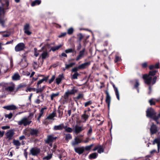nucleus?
<instances>
[{"instance_id": "09e8293b", "label": "nucleus", "mask_w": 160, "mask_h": 160, "mask_svg": "<svg viewBox=\"0 0 160 160\" xmlns=\"http://www.w3.org/2000/svg\"><path fill=\"white\" fill-rule=\"evenodd\" d=\"M78 70H80V68H78V67H75L73 68L72 70V72H74V73L78 72L77 71Z\"/></svg>"}, {"instance_id": "393cba45", "label": "nucleus", "mask_w": 160, "mask_h": 160, "mask_svg": "<svg viewBox=\"0 0 160 160\" xmlns=\"http://www.w3.org/2000/svg\"><path fill=\"white\" fill-rule=\"evenodd\" d=\"M63 78L64 76L62 74L59 75L58 77L56 79V83L58 85H59L61 82L62 78Z\"/></svg>"}, {"instance_id": "c756f323", "label": "nucleus", "mask_w": 160, "mask_h": 160, "mask_svg": "<svg viewBox=\"0 0 160 160\" xmlns=\"http://www.w3.org/2000/svg\"><path fill=\"white\" fill-rule=\"evenodd\" d=\"M62 45L60 44L59 45L54 46L52 47L51 48V50H52L53 52H54L57 50H58L60 48L62 47Z\"/></svg>"}, {"instance_id": "b1692460", "label": "nucleus", "mask_w": 160, "mask_h": 160, "mask_svg": "<svg viewBox=\"0 0 160 160\" xmlns=\"http://www.w3.org/2000/svg\"><path fill=\"white\" fill-rule=\"evenodd\" d=\"M49 76L43 78L42 79L39 80L37 83V88H39V85L42 83L43 81H45L46 82L47 81L48 79Z\"/></svg>"}, {"instance_id": "c85d7f7f", "label": "nucleus", "mask_w": 160, "mask_h": 160, "mask_svg": "<svg viewBox=\"0 0 160 160\" xmlns=\"http://www.w3.org/2000/svg\"><path fill=\"white\" fill-rule=\"evenodd\" d=\"M13 144L17 146V149H18L19 148L18 147L20 146L21 143L18 140H16L15 139L13 140Z\"/></svg>"}, {"instance_id": "49530a36", "label": "nucleus", "mask_w": 160, "mask_h": 160, "mask_svg": "<svg viewBox=\"0 0 160 160\" xmlns=\"http://www.w3.org/2000/svg\"><path fill=\"white\" fill-rule=\"evenodd\" d=\"M73 29L72 28H68L67 30V33L69 35H71L73 32Z\"/></svg>"}, {"instance_id": "6e6552de", "label": "nucleus", "mask_w": 160, "mask_h": 160, "mask_svg": "<svg viewBox=\"0 0 160 160\" xmlns=\"http://www.w3.org/2000/svg\"><path fill=\"white\" fill-rule=\"evenodd\" d=\"M85 129V128L82 126H79L76 125L75 126L73 132L76 135H77L84 130Z\"/></svg>"}, {"instance_id": "a211bd4d", "label": "nucleus", "mask_w": 160, "mask_h": 160, "mask_svg": "<svg viewBox=\"0 0 160 160\" xmlns=\"http://www.w3.org/2000/svg\"><path fill=\"white\" fill-rule=\"evenodd\" d=\"M64 125L63 123H62L58 125H55L53 127L54 130H61L64 129Z\"/></svg>"}, {"instance_id": "39448f33", "label": "nucleus", "mask_w": 160, "mask_h": 160, "mask_svg": "<svg viewBox=\"0 0 160 160\" xmlns=\"http://www.w3.org/2000/svg\"><path fill=\"white\" fill-rule=\"evenodd\" d=\"M150 133L151 136L156 134L158 131V127L155 124L152 123L150 129Z\"/></svg>"}, {"instance_id": "ea45409f", "label": "nucleus", "mask_w": 160, "mask_h": 160, "mask_svg": "<svg viewBox=\"0 0 160 160\" xmlns=\"http://www.w3.org/2000/svg\"><path fill=\"white\" fill-rule=\"evenodd\" d=\"M89 129L88 131L87 134L88 136H90L92 133V127L91 126H89Z\"/></svg>"}, {"instance_id": "ddd939ff", "label": "nucleus", "mask_w": 160, "mask_h": 160, "mask_svg": "<svg viewBox=\"0 0 160 160\" xmlns=\"http://www.w3.org/2000/svg\"><path fill=\"white\" fill-rule=\"evenodd\" d=\"M57 138V137H54L52 135H49L48 136L47 140L45 141L46 143L49 144L50 142H52L55 140Z\"/></svg>"}, {"instance_id": "864d4df0", "label": "nucleus", "mask_w": 160, "mask_h": 160, "mask_svg": "<svg viewBox=\"0 0 160 160\" xmlns=\"http://www.w3.org/2000/svg\"><path fill=\"white\" fill-rule=\"evenodd\" d=\"M142 68L145 69L148 67V63L146 62L142 63L141 64Z\"/></svg>"}, {"instance_id": "9b49d317", "label": "nucleus", "mask_w": 160, "mask_h": 160, "mask_svg": "<svg viewBox=\"0 0 160 160\" xmlns=\"http://www.w3.org/2000/svg\"><path fill=\"white\" fill-rule=\"evenodd\" d=\"M82 142V140L80 139L78 137H76L74 138V140L72 142V146H75L76 145L81 143Z\"/></svg>"}, {"instance_id": "f03ea898", "label": "nucleus", "mask_w": 160, "mask_h": 160, "mask_svg": "<svg viewBox=\"0 0 160 160\" xmlns=\"http://www.w3.org/2000/svg\"><path fill=\"white\" fill-rule=\"evenodd\" d=\"M31 122V121H29L28 118L24 117L22 118L20 121L18 122V125L21 126H26L29 125Z\"/></svg>"}, {"instance_id": "7c9ffc66", "label": "nucleus", "mask_w": 160, "mask_h": 160, "mask_svg": "<svg viewBox=\"0 0 160 160\" xmlns=\"http://www.w3.org/2000/svg\"><path fill=\"white\" fill-rule=\"evenodd\" d=\"M98 154L97 153L94 152L90 154L89 156V158L90 159H94L97 158Z\"/></svg>"}, {"instance_id": "338daca9", "label": "nucleus", "mask_w": 160, "mask_h": 160, "mask_svg": "<svg viewBox=\"0 0 160 160\" xmlns=\"http://www.w3.org/2000/svg\"><path fill=\"white\" fill-rule=\"evenodd\" d=\"M67 34V33L66 32L61 33L60 35L58 36L59 38H62V37L65 36Z\"/></svg>"}, {"instance_id": "a19ab883", "label": "nucleus", "mask_w": 160, "mask_h": 160, "mask_svg": "<svg viewBox=\"0 0 160 160\" xmlns=\"http://www.w3.org/2000/svg\"><path fill=\"white\" fill-rule=\"evenodd\" d=\"M158 71L156 70L152 71H150L149 72L148 74V75L149 76H154L156 75V73Z\"/></svg>"}, {"instance_id": "774afa93", "label": "nucleus", "mask_w": 160, "mask_h": 160, "mask_svg": "<svg viewBox=\"0 0 160 160\" xmlns=\"http://www.w3.org/2000/svg\"><path fill=\"white\" fill-rule=\"evenodd\" d=\"M32 91V88H30L29 87H27V89L25 90L26 92H31Z\"/></svg>"}, {"instance_id": "c9c22d12", "label": "nucleus", "mask_w": 160, "mask_h": 160, "mask_svg": "<svg viewBox=\"0 0 160 160\" xmlns=\"http://www.w3.org/2000/svg\"><path fill=\"white\" fill-rule=\"evenodd\" d=\"M56 114L55 111H54L52 113L49 114L47 117V118L49 119H52L54 117Z\"/></svg>"}, {"instance_id": "0e129e2a", "label": "nucleus", "mask_w": 160, "mask_h": 160, "mask_svg": "<svg viewBox=\"0 0 160 160\" xmlns=\"http://www.w3.org/2000/svg\"><path fill=\"white\" fill-rule=\"evenodd\" d=\"M136 82L134 85V87L135 88H137L138 87V86H139V84L138 82V80H136Z\"/></svg>"}, {"instance_id": "5701e85b", "label": "nucleus", "mask_w": 160, "mask_h": 160, "mask_svg": "<svg viewBox=\"0 0 160 160\" xmlns=\"http://www.w3.org/2000/svg\"><path fill=\"white\" fill-rule=\"evenodd\" d=\"M113 87L114 89V90L115 92V94L116 95L117 98L118 100H120V97H119V92L118 90V88L115 87V85L113 84H112Z\"/></svg>"}, {"instance_id": "e2e57ef3", "label": "nucleus", "mask_w": 160, "mask_h": 160, "mask_svg": "<svg viewBox=\"0 0 160 160\" xmlns=\"http://www.w3.org/2000/svg\"><path fill=\"white\" fill-rule=\"evenodd\" d=\"M34 56L36 57H38L39 54V53L37 52V49L36 48H34Z\"/></svg>"}, {"instance_id": "7ed1b4c3", "label": "nucleus", "mask_w": 160, "mask_h": 160, "mask_svg": "<svg viewBox=\"0 0 160 160\" xmlns=\"http://www.w3.org/2000/svg\"><path fill=\"white\" fill-rule=\"evenodd\" d=\"M26 48V46L23 42H20L15 47V50L16 52L22 51Z\"/></svg>"}, {"instance_id": "72a5a7b5", "label": "nucleus", "mask_w": 160, "mask_h": 160, "mask_svg": "<svg viewBox=\"0 0 160 160\" xmlns=\"http://www.w3.org/2000/svg\"><path fill=\"white\" fill-rule=\"evenodd\" d=\"M41 1L40 0H35L31 3L32 6H34L36 5H39L41 3Z\"/></svg>"}, {"instance_id": "58836bf2", "label": "nucleus", "mask_w": 160, "mask_h": 160, "mask_svg": "<svg viewBox=\"0 0 160 160\" xmlns=\"http://www.w3.org/2000/svg\"><path fill=\"white\" fill-rule=\"evenodd\" d=\"M80 75V74L78 72L74 73L71 76V79L72 80L77 79L78 76H79Z\"/></svg>"}, {"instance_id": "4d7b16f0", "label": "nucleus", "mask_w": 160, "mask_h": 160, "mask_svg": "<svg viewBox=\"0 0 160 160\" xmlns=\"http://www.w3.org/2000/svg\"><path fill=\"white\" fill-rule=\"evenodd\" d=\"M52 158V155L50 154L47 155V156L44 157V159L48 160Z\"/></svg>"}, {"instance_id": "bf43d9fd", "label": "nucleus", "mask_w": 160, "mask_h": 160, "mask_svg": "<svg viewBox=\"0 0 160 160\" xmlns=\"http://www.w3.org/2000/svg\"><path fill=\"white\" fill-rule=\"evenodd\" d=\"M149 103L150 105H155L156 104V102H155L153 101L152 99H151L149 101Z\"/></svg>"}, {"instance_id": "4be33fe9", "label": "nucleus", "mask_w": 160, "mask_h": 160, "mask_svg": "<svg viewBox=\"0 0 160 160\" xmlns=\"http://www.w3.org/2000/svg\"><path fill=\"white\" fill-rule=\"evenodd\" d=\"M15 87V84L12 83L11 86L5 88V90L9 91L10 92H12L14 91Z\"/></svg>"}, {"instance_id": "e433bc0d", "label": "nucleus", "mask_w": 160, "mask_h": 160, "mask_svg": "<svg viewBox=\"0 0 160 160\" xmlns=\"http://www.w3.org/2000/svg\"><path fill=\"white\" fill-rule=\"evenodd\" d=\"M72 135L70 133H68L66 135L65 140L67 142H68L70 140L72 139Z\"/></svg>"}, {"instance_id": "20e7f679", "label": "nucleus", "mask_w": 160, "mask_h": 160, "mask_svg": "<svg viewBox=\"0 0 160 160\" xmlns=\"http://www.w3.org/2000/svg\"><path fill=\"white\" fill-rule=\"evenodd\" d=\"M14 134V131L13 130H9L6 133V137L5 138L6 139H8V141H10L13 138Z\"/></svg>"}, {"instance_id": "3c124183", "label": "nucleus", "mask_w": 160, "mask_h": 160, "mask_svg": "<svg viewBox=\"0 0 160 160\" xmlns=\"http://www.w3.org/2000/svg\"><path fill=\"white\" fill-rule=\"evenodd\" d=\"M13 116L12 113L11 112L9 114H6L5 115V117L6 118H8L9 119H11Z\"/></svg>"}, {"instance_id": "5fc2aeb1", "label": "nucleus", "mask_w": 160, "mask_h": 160, "mask_svg": "<svg viewBox=\"0 0 160 160\" xmlns=\"http://www.w3.org/2000/svg\"><path fill=\"white\" fill-rule=\"evenodd\" d=\"M3 5L4 7V8L6 9H8V7L9 6V2L8 1L6 2Z\"/></svg>"}, {"instance_id": "4c0bfd02", "label": "nucleus", "mask_w": 160, "mask_h": 160, "mask_svg": "<svg viewBox=\"0 0 160 160\" xmlns=\"http://www.w3.org/2000/svg\"><path fill=\"white\" fill-rule=\"evenodd\" d=\"M64 129H65V132L71 133L72 132V129L70 127H68L67 126H64Z\"/></svg>"}, {"instance_id": "a18cd8bd", "label": "nucleus", "mask_w": 160, "mask_h": 160, "mask_svg": "<svg viewBox=\"0 0 160 160\" xmlns=\"http://www.w3.org/2000/svg\"><path fill=\"white\" fill-rule=\"evenodd\" d=\"M59 95V92H57L56 93H52L51 95V99L52 100H53V98L57 96H58Z\"/></svg>"}, {"instance_id": "0eeeda50", "label": "nucleus", "mask_w": 160, "mask_h": 160, "mask_svg": "<svg viewBox=\"0 0 160 160\" xmlns=\"http://www.w3.org/2000/svg\"><path fill=\"white\" fill-rule=\"evenodd\" d=\"M40 149L34 147L32 148L30 150V153L33 156H37L40 153Z\"/></svg>"}, {"instance_id": "c03bdc74", "label": "nucleus", "mask_w": 160, "mask_h": 160, "mask_svg": "<svg viewBox=\"0 0 160 160\" xmlns=\"http://www.w3.org/2000/svg\"><path fill=\"white\" fill-rule=\"evenodd\" d=\"M59 107H60V106ZM59 108L58 110V113L59 114L58 117L59 118H62L63 114V112L60 109H59Z\"/></svg>"}, {"instance_id": "412c9836", "label": "nucleus", "mask_w": 160, "mask_h": 160, "mask_svg": "<svg viewBox=\"0 0 160 160\" xmlns=\"http://www.w3.org/2000/svg\"><path fill=\"white\" fill-rule=\"evenodd\" d=\"M12 79L14 81H18L20 80L21 77L18 73H15L12 76Z\"/></svg>"}, {"instance_id": "de8ad7c7", "label": "nucleus", "mask_w": 160, "mask_h": 160, "mask_svg": "<svg viewBox=\"0 0 160 160\" xmlns=\"http://www.w3.org/2000/svg\"><path fill=\"white\" fill-rule=\"evenodd\" d=\"M121 59L120 57L117 55H115V59L114 61L115 63L120 61Z\"/></svg>"}, {"instance_id": "37998d69", "label": "nucleus", "mask_w": 160, "mask_h": 160, "mask_svg": "<svg viewBox=\"0 0 160 160\" xmlns=\"http://www.w3.org/2000/svg\"><path fill=\"white\" fill-rule=\"evenodd\" d=\"M2 14V12L1 11V7H0V23L2 24V26H3L4 23V21L1 18V16Z\"/></svg>"}, {"instance_id": "f704fd0d", "label": "nucleus", "mask_w": 160, "mask_h": 160, "mask_svg": "<svg viewBox=\"0 0 160 160\" xmlns=\"http://www.w3.org/2000/svg\"><path fill=\"white\" fill-rule=\"evenodd\" d=\"M23 133L28 137L30 136L31 135L30 134V129H26L23 132Z\"/></svg>"}, {"instance_id": "680f3d73", "label": "nucleus", "mask_w": 160, "mask_h": 160, "mask_svg": "<svg viewBox=\"0 0 160 160\" xmlns=\"http://www.w3.org/2000/svg\"><path fill=\"white\" fill-rule=\"evenodd\" d=\"M55 78V75H53L51 78L49 80V83L50 84L53 82Z\"/></svg>"}, {"instance_id": "aec40b11", "label": "nucleus", "mask_w": 160, "mask_h": 160, "mask_svg": "<svg viewBox=\"0 0 160 160\" xmlns=\"http://www.w3.org/2000/svg\"><path fill=\"white\" fill-rule=\"evenodd\" d=\"M3 108L7 110H15L17 109L16 106L13 105L5 106Z\"/></svg>"}, {"instance_id": "f257e3e1", "label": "nucleus", "mask_w": 160, "mask_h": 160, "mask_svg": "<svg viewBox=\"0 0 160 160\" xmlns=\"http://www.w3.org/2000/svg\"><path fill=\"white\" fill-rule=\"evenodd\" d=\"M146 116L147 117L153 119L155 121L157 124H159L158 119H160V112L156 115V112L152 108H148L146 111Z\"/></svg>"}, {"instance_id": "2eb2a0df", "label": "nucleus", "mask_w": 160, "mask_h": 160, "mask_svg": "<svg viewBox=\"0 0 160 160\" xmlns=\"http://www.w3.org/2000/svg\"><path fill=\"white\" fill-rule=\"evenodd\" d=\"M156 143L157 144L158 147V153H159V152L160 149V138H155L153 141L152 144L154 145Z\"/></svg>"}, {"instance_id": "dca6fc26", "label": "nucleus", "mask_w": 160, "mask_h": 160, "mask_svg": "<svg viewBox=\"0 0 160 160\" xmlns=\"http://www.w3.org/2000/svg\"><path fill=\"white\" fill-rule=\"evenodd\" d=\"M30 134L32 136H34L37 137L38 136V130L36 129L33 128H30Z\"/></svg>"}, {"instance_id": "bb28decb", "label": "nucleus", "mask_w": 160, "mask_h": 160, "mask_svg": "<svg viewBox=\"0 0 160 160\" xmlns=\"http://www.w3.org/2000/svg\"><path fill=\"white\" fill-rule=\"evenodd\" d=\"M71 94H70L69 91L66 92L63 96L64 101L66 102H68V100L69 96Z\"/></svg>"}, {"instance_id": "79ce46f5", "label": "nucleus", "mask_w": 160, "mask_h": 160, "mask_svg": "<svg viewBox=\"0 0 160 160\" xmlns=\"http://www.w3.org/2000/svg\"><path fill=\"white\" fill-rule=\"evenodd\" d=\"M74 50H75L74 49L70 48L65 50V52L66 53H68L73 52L74 51Z\"/></svg>"}, {"instance_id": "4468645a", "label": "nucleus", "mask_w": 160, "mask_h": 160, "mask_svg": "<svg viewBox=\"0 0 160 160\" xmlns=\"http://www.w3.org/2000/svg\"><path fill=\"white\" fill-rule=\"evenodd\" d=\"M91 64L90 62H88L82 63L78 65V68L81 69H84L89 66Z\"/></svg>"}, {"instance_id": "69168bd1", "label": "nucleus", "mask_w": 160, "mask_h": 160, "mask_svg": "<svg viewBox=\"0 0 160 160\" xmlns=\"http://www.w3.org/2000/svg\"><path fill=\"white\" fill-rule=\"evenodd\" d=\"M27 85L26 84L23 83L20 84L18 85V86L20 88L25 87H27Z\"/></svg>"}, {"instance_id": "1a4fd4ad", "label": "nucleus", "mask_w": 160, "mask_h": 160, "mask_svg": "<svg viewBox=\"0 0 160 160\" xmlns=\"http://www.w3.org/2000/svg\"><path fill=\"white\" fill-rule=\"evenodd\" d=\"M105 93L106 94L105 102L108 105V109L109 110L111 100V98L109 95L108 91L107 90H106L105 91Z\"/></svg>"}, {"instance_id": "cd10ccee", "label": "nucleus", "mask_w": 160, "mask_h": 160, "mask_svg": "<svg viewBox=\"0 0 160 160\" xmlns=\"http://www.w3.org/2000/svg\"><path fill=\"white\" fill-rule=\"evenodd\" d=\"M78 91V89L77 88L74 86L73 87L72 89L70 91H69V92L71 95H73L77 93Z\"/></svg>"}, {"instance_id": "052dcab7", "label": "nucleus", "mask_w": 160, "mask_h": 160, "mask_svg": "<svg viewBox=\"0 0 160 160\" xmlns=\"http://www.w3.org/2000/svg\"><path fill=\"white\" fill-rule=\"evenodd\" d=\"M157 77L156 76H154L152 80V85L154 84L156 82L157 80Z\"/></svg>"}, {"instance_id": "a878e982", "label": "nucleus", "mask_w": 160, "mask_h": 160, "mask_svg": "<svg viewBox=\"0 0 160 160\" xmlns=\"http://www.w3.org/2000/svg\"><path fill=\"white\" fill-rule=\"evenodd\" d=\"M49 54L47 51H44L42 53L41 56L40 57V58L41 57L44 60L45 59L47 58L48 57Z\"/></svg>"}, {"instance_id": "603ef678", "label": "nucleus", "mask_w": 160, "mask_h": 160, "mask_svg": "<svg viewBox=\"0 0 160 160\" xmlns=\"http://www.w3.org/2000/svg\"><path fill=\"white\" fill-rule=\"evenodd\" d=\"M93 146V144H92L90 145L86 146L84 149L86 151H89L91 149V148Z\"/></svg>"}, {"instance_id": "f3484780", "label": "nucleus", "mask_w": 160, "mask_h": 160, "mask_svg": "<svg viewBox=\"0 0 160 160\" xmlns=\"http://www.w3.org/2000/svg\"><path fill=\"white\" fill-rule=\"evenodd\" d=\"M75 151L79 154H82L84 151V149L83 147H81L75 148H74Z\"/></svg>"}, {"instance_id": "2f4dec72", "label": "nucleus", "mask_w": 160, "mask_h": 160, "mask_svg": "<svg viewBox=\"0 0 160 160\" xmlns=\"http://www.w3.org/2000/svg\"><path fill=\"white\" fill-rule=\"evenodd\" d=\"M75 64V62L71 63L69 64H67V62H66V63H65V68L66 69H68L72 67Z\"/></svg>"}, {"instance_id": "f8f14e48", "label": "nucleus", "mask_w": 160, "mask_h": 160, "mask_svg": "<svg viewBox=\"0 0 160 160\" xmlns=\"http://www.w3.org/2000/svg\"><path fill=\"white\" fill-rule=\"evenodd\" d=\"M29 24H26L24 26V32L28 35H29L32 33V32L29 31Z\"/></svg>"}, {"instance_id": "6ab92c4d", "label": "nucleus", "mask_w": 160, "mask_h": 160, "mask_svg": "<svg viewBox=\"0 0 160 160\" xmlns=\"http://www.w3.org/2000/svg\"><path fill=\"white\" fill-rule=\"evenodd\" d=\"M87 110H85L84 112V113L81 116L82 119L83 120V122H85L88 118L89 115L88 114H86Z\"/></svg>"}, {"instance_id": "423d86ee", "label": "nucleus", "mask_w": 160, "mask_h": 160, "mask_svg": "<svg viewBox=\"0 0 160 160\" xmlns=\"http://www.w3.org/2000/svg\"><path fill=\"white\" fill-rule=\"evenodd\" d=\"M142 78L144 80L145 83L148 85L150 84L152 79L151 77H149L147 74H145L143 75Z\"/></svg>"}, {"instance_id": "8fccbe9b", "label": "nucleus", "mask_w": 160, "mask_h": 160, "mask_svg": "<svg viewBox=\"0 0 160 160\" xmlns=\"http://www.w3.org/2000/svg\"><path fill=\"white\" fill-rule=\"evenodd\" d=\"M99 146H100V147L98 148V152L99 153H101L102 152H104V149L102 147L101 145H99Z\"/></svg>"}, {"instance_id": "9d476101", "label": "nucleus", "mask_w": 160, "mask_h": 160, "mask_svg": "<svg viewBox=\"0 0 160 160\" xmlns=\"http://www.w3.org/2000/svg\"><path fill=\"white\" fill-rule=\"evenodd\" d=\"M85 50V48H84L83 49L79 52L78 55L76 58L75 60L76 61L79 60L83 57Z\"/></svg>"}, {"instance_id": "13d9d810", "label": "nucleus", "mask_w": 160, "mask_h": 160, "mask_svg": "<svg viewBox=\"0 0 160 160\" xmlns=\"http://www.w3.org/2000/svg\"><path fill=\"white\" fill-rule=\"evenodd\" d=\"M36 90V93H38L39 92H41L43 91V89L41 88H37Z\"/></svg>"}, {"instance_id": "6e6d98bb", "label": "nucleus", "mask_w": 160, "mask_h": 160, "mask_svg": "<svg viewBox=\"0 0 160 160\" xmlns=\"http://www.w3.org/2000/svg\"><path fill=\"white\" fill-rule=\"evenodd\" d=\"M92 103V101H89L86 102L84 104V106L85 107H86L88 106L91 105Z\"/></svg>"}, {"instance_id": "473e14b6", "label": "nucleus", "mask_w": 160, "mask_h": 160, "mask_svg": "<svg viewBox=\"0 0 160 160\" xmlns=\"http://www.w3.org/2000/svg\"><path fill=\"white\" fill-rule=\"evenodd\" d=\"M84 95L83 93H79L77 97L74 98V99L75 101H76L80 99H82Z\"/></svg>"}]
</instances>
